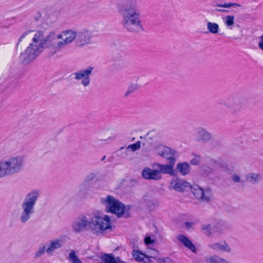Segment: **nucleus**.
Instances as JSON below:
<instances>
[{"mask_svg": "<svg viewBox=\"0 0 263 263\" xmlns=\"http://www.w3.org/2000/svg\"><path fill=\"white\" fill-rule=\"evenodd\" d=\"M76 37L77 31L73 30H64L58 34L51 32L45 37L43 31H37L33 36V43L21 53L20 60L23 64H28L34 60L45 48L47 49L48 56L51 57L67 45L74 40L76 42Z\"/></svg>", "mask_w": 263, "mask_h": 263, "instance_id": "nucleus-1", "label": "nucleus"}, {"mask_svg": "<svg viewBox=\"0 0 263 263\" xmlns=\"http://www.w3.org/2000/svg\"><path fill=\"white\" fill-rule=\"evenodd\" d=\"M71 227L76 233L89 231L100 235L111 229V222L109 216L96 212L79 215L72 221Z\"/></svg>", "mask_w": 263, "mask_h": 263, "instance_id": "nucleus-2", "label": "nucleus"}, {"mask_svg": "<svg viewBox=\"0 0 263 263\" xmlns=\"http://www.w3.org/2000/svg\"><path fill=\"white\" fill-rule=\"evenodd\" d=\"M117 8L122 18L121 25L126 30L132 33L143 30L137 0H117Z\"/></svg>", "mask_w": 263, "mask_h": 263, "instance_id": "nucleus-3", "label": "nucleus"}, {"mask_svg": "<svg viewBox=\"0 0 263 263\" xmlns=\"http://www.w3.org/2000/svg\"><path fill=\"white\" fill-rule=\"evenodd\" d=\"M40 196L39 190H33L27 193L23 199L21 204V212L19 220L21 223L25 224L29 222L35 213V206Z\"/></svg>", "mask_w": 263, "mask_h": 263, "instance_id": "nucleus-4", "label": "nucleus"}, {"mask_svg": "<svg viewBox=\"0 0 263 263\" xmlns=\"http://www.w3.org/2000/svg\"><path fill=\"white\" fill-rule=\"evenodd\" d=\"M5 177L20 173L23 169L24 160L21 156L11 157L1 160Z\"/></svg>", "mask_w": 263, "mask_h": 263, "instance_id": "nucleus-5", "label": "nucleus"}, {"mask_svg": "<svg viewBox=\"0 0 263 263\" xmlns=\"http://www.w3.org/2000/svg\"><path fill=\"white\" fill-rule=\"evenodd\" d=\"M101 203L105 208L106 212L114 214L118 218L122 217L125 214V206L113 196L107 195L101 199Z\"/></svg>", "mask_w": 263, "mask_h": 263, "instance_id": "nucleus-6", "label": "nucleus"}, {"mask_svg": "<svg viewBox=\"0 0 263 263\" xmlns=\"http://www.w3.org/2000/svg\"><path fill=\"white\" fill-rule=\"evenodd\" d=\"M220 104L229 109L233 115H237L243 107V100L238 97H232Z\"/></svg>", "mask_w": 263, "mask_h": 263, "instance_id": "nucleus-7", "label": "nucleus"}, {"mask_svg": "<svg viewBox=\"0 0 263 263\" xmlns=\"http://www.w3.org/2000/svg\"><path fill=\"white\" fill-rule=\"evenodd\" d=\"M191 189L192 193L199 201L208 202L211 200L212 192L209 187L203 189L198 185H195L194 187H191Z\"/></svg>", "mask_w": 263, "mask_h": 263, "instance_id": "nucleus-8", "label": "nucleus"}, {"mask_svg": "<svg viewBox=\"0 0 263 263\" xmlns=\"http://www.w3.org/2000/svg\"><path fill=\"white\" fill-rule=\"evenodd\" d=\"M93 67H88L86 69H81L72 74L74 79L76 80H81V84L84 87H87L90 83V76L91 75Z\"/></svg>", "mask_w": 263, "mask_h": 263, "instance_id": "nucleus-9", "label": "nucleus"}, {"mask_svg": "<svg viewBox=\"0 0 263 263\" xmlns=\"http://www.w3.org/2000/svg\"><path fill=\"white\" fill-rule=\"evenodd\" d=\"M92 37V32L87 29H83L80 31H77V37L76 43L81 46H83L89 44Z\"/></svg>", "mask_w": 263, "mask_h": 263, "instance_id": "nucleus-10", "label": "nucleus"}, {"mask_svg": "<svg viewBox=\"0 0 263 263\" xmlns=\"http://www.w3.org/2000/svg\"><path fill=\"white\" fill-rule=\"evenodd\" d=\"M171 186L177 192H183L190 189V184L181 179H174L171 182Z\"/></svg>", "mask_w": 263, "mask_h": 263, "instance_id": "nucleus-11", "label": "nucleus"}, {"mask_svg": "<svg viewBox=\"0 0 263 263\" xmlns=\"http://www.w3.org/2000/svg\"><path fill=\"white\" fill-rule=\"evenodd\" d=\"M194 138L196 141L206 142L211 138V134L205 129L199 127L194 134Z\"/></svg>", "mask_w": 263, "mask_h": 263, "instance_id": "nucleus-12", "label": "nucleus"}, {"mask_svg": "<svg viewBox=\"0 0 263 263\" xmlns=\"http://www.w3.org/2000/svg\"><path fill=\"white\" fill-rule=\"evenodd\" d=\"M141 175L143 178L146 180H158L161 179L162 175L160 174L157 169L152 170L148 167H145L142 171Z\"/></svg>", "mask_w": 263, "mask_h": 263, "instance_id": "nucleus-13", "label": "nucleus"}, {"mask_svg": "<svg viewBox=\"0 0 263 263\" xmlns=\"http://www.w3.org/2000/svg\"><path fill=\"white\" fill-rule=\"evenodd\" d=\"M214 235H220L225 234L230 229L228 224L221 220L216 221L213 225Z\"/></svg>", "mask_w": 263, "mask_h": 263, "instance_id": "nucleus-14", "label": "nucleus"}, {"mask_svg": "<svg viewBox=\"0 0 263 263\" xmlns=\"http://www.w3.org/2000/svg\"><path fill=\"white\" fill-rule=\"evenodd\" d=\"M63 245V241L61 239H57L52 240L49 242V245L47 246L46 253L48 255H51L55 250L61 248Z\"/></svg>", "mask_w": 263, "mask_h": 263, "instance_id": "nucleus-15", "label": "nucleus"}, {"mask_svg": "<svg viewBox=\"0 0 263 263\" xmlns=\"http://www.w3.org/2000/svg\"><path fill=\"white\" fill-rule=\"evenodd\" d=\"M153 167L157 169L159 174H167L171 175H174V169L168 165L161 164L158 163H155L153 164Z\"/></svg>", "mask_w": 263, "mask_h": 263, "instance_id": "nucleus-16", "label": "nucleus"}, {"mask_svg": "<svg viewBox=\"0 0 263 263\" xmlns=\"http://www.w3.org/2000/svg\"><path fill=\"white\" fill-rule=\"evenodd\" d=\"M209 247L216 251H221L226 252H230L231 249L229 245L226 242L223 243L215 242L209 245Z\"/></svg>", "mask_w": 263, "mask_h": 263, "instance_id": "nucleus-17", "label": "nucleus"}, {"mask_svg": "<svg viewBox=\"0 0 263 263\" xmlns=\"http://www.w3.org/2000/svg\"><path fill=\"white\" fill-rule=\"evenodd\" d=\"M262 179L261 174L255 173H249L246 175V180L252 184L259 183Z\"/></svg>", "mask_w": 263, "mask_h": 263, "instance_id": "nucleus-18", "label": "nucleus"}, {"mask_svg": "<svg viewBox=\"0 0 263 263\" xmlns=\"http://www.w3.org/2000/svg\"><path fill=\"white\" fill-rule=\"evenodd\" d=\"M177 239L181 242L185 247L189 248L193 252L195 253L196 252L195 246L187 237L183 235H179L177 237Z\"/></svg>", "mask_w": 263, "mask_h": 263, "instance_id": "nucleus-19", "label": "nucleus"}, {"mask_svg": "<svg viewBox=\"0 0 263 263\" xmlns=\"http://www.w3.org/2000/svg\"><path fill=\"white\" fill-rule=\"evenodd\" d=\"M190 166L187 162L178 163L176 166V170L182 176H186L190 172Z\"/></svg>", "mask_w": 263, "mask_h": 263, "instance_id": "nucleus-20", "label": "nucleus"}, {"mask_svg": "<svg viewBox=\"0 0 263 263\" xmlns=\"http://www.w3.org/2000/svg\"><path fill=\"white\" fill-rule=\"evenodd\" d=\"M205 261L208 263H231L230 261L216 255L206 257Z\"/></svg>", "mask_w": 263, "mask_h": 263, "instance_id": "nucleus-21", "label": "nucleus"}, {"mask_svg": "<svg viewBox=\"0 0 263 263\" xmlns=\"http://www.w3.org/2000/svg\"><path fill=\"white\" fill-rule=\"evenodd\" d=\"M144 204L148 208L153 209L156 207L158 204V202L156 200L153 199L152 197L148 195H145L143 197Z\"/></svg>", "mask_w": 263, "mask_h": 263, "instance_id": "nucleus-22", "label": "nucleus"}, {"mask_svg": "<svg viewBox=\"0 0 263 263\" xmlns=\"http://www.w3.org/2000/svg\"><path fill=\"white\" fill-rule=\"evenodd\" d=\"M133 256L134 258L138 261L141 262L144 261V258H146L148 259L149 257H153L152 256H148L146 254L141 252L139 250H133Z\"/></svg>", "mask_w": 263, "mask_h": 263, "instance_id": "nucleus-23", "label": "nucleus"}, {"mask_svg": "<svg viewBox=\"0 0 263 263\" xmlns=\"http://www.w3.org/2000/svg\"><path fill=\"white\" fill-rule=\"evenodd\" d=\"M207 29L209 32L212 34H217L219 31V26L217 23L209 22L207 23Z\"/></svg>", "mask_w": 263, "mask_h": 263, "instance_id": "nucleus-24", "label": "nucleus"}, {"mask_svg": "<svg viewBox=\"0 0 263 263\" xmlns=\"http://www.w3.org/2000/svg\"><path fill=\"white\" fill-rule=\"evenodd\" d=\"M201 229L204 234L208 236L214 235L213 228L210 224H203L201 227Z\"/></svg>", "mask_w": 263, "mask_h": 263, "instance_id": "nucleus-25", "label": "nucleus"}, {"mask_svg": "<svg viewBox=\"0 0 263 263\" xmlns=\"http://www.w3.org/2000/svg\"><path fill=\"white\" fill-rule=\"evenodd\" d=\"M36 32V31H35L34 32V31L33 30H28V31L24 32L20 37V38L18 40V42L16 44V46H18L19 44L23 41V40L26 37H28V38H31V37H32V39H33V36ZM33 43V42L31 43Z\"/></svg>", "mask_w": 263, "mask_h": 263, "instance_id": "nucleus-26", "label": "nucleus"}, {"mask_svg": "<svg viewBox=\"0 0 263 263\" xmlns=\"http://www.w3.org/2000/svg\"><path fill=\"white\" fill-rule=\"evenodd\" d=\"M224 24L230 29L232 28V26L234 24V16L233 15H227L224 20Z\"/></svg>", "mask_w": 263, "mask_h": 263, "instance_id": "nucleus-27", "label": "nucleus"}, {"mask_svg": "<svg viewBox=\"0 0 263 263\" xmlns=\"http://www.w3.org/2000/svg\"><path fill=\"white\" fill-rule=\"evenodd\" d=\"M68 259L72 263H83L76 254L74 250L71 251L69 254Z\"/></svg>", "mask_w": 263, "mask_h": 263, "instance_id": "nucleus-28", "label": "nucleus"}, {"mask_svg": "<svg viewBox=\"0 0 263 263\" xmlns=\"http://www.w3.org/2000/svg\"><path fill=\"white\" fill-rule=\"evenodd\" d=\"M47 247L44 244H41L39 250L35 253V257L39 258L43 256L45 252H46Z\"/></svg>", "mask_w": 263, "mask_h": 263, "instance_id": "nucleus-29", "label": "nucleus"}, {"mask_svg": "<svg viewBox=\"0 0 263 263\" xmlns=\"http://www.w3.org/2000/svg\"><path fill=\"white\" fill-rule=\"evenodd\" d=\"M177 154V152L174 149H172L168 147H164V158H167L171 156H175Z\"/></svg>", "mask_w": 263, "mask_h": 263, "instance_id": "nucleus-30", "label": "nucleus"}, {"mask_svg": "<svg viewBox=\"0 0 263 263\" xmlns=\"http://www.w3.org/2000/svg\"><path fill=\"white\" fill-rule=\"evenodd\" d=\"M214 174V170L209 166H205L202 170V175L205 177H209Z\"/></svg>", "mask_w": 263, "mask_h": 263, "instance_id": "nucleus-31", "label": "nucleus"}, {"mask_svg": "<svg viewBox=\"0 0 263 263\" xmlns=\"http://www.w3.org/2000/svg\"><path fill=\"white\" fill-rule=\"evenodd\" d=\"M138 89V86L137 84H132L130 85L124 95L125 97H128L130 94L135 92Z\"/></svg>", "mask_w": 263, "mask_h": 263, "instance_id": "nucleus-32", "label": "nucleus"}, {"mask_svg": "<svg viewBox=\"0 0 263 263\" xmlns=\"http://www.w3.org/2000/svg\"><path fill=\"white\" fill-rule=\"evenodd\" d=\"M141 147V142L138 141L135 143L130 144L127 147V149H130L132 152H136Z\"/></svg>", "mask_w": 263, "mask_h": 263, "instance_id": "nucleus-33", "label": "nucleus"}, {"mask_svg": "<svg viewBox=\"0 0 263 263\" xmlns=\"http://www.w3.org/2000/svg\"><path fill=\"white\" fill-rule=\"evenodd\" d=\"M216 6L218 7H222V8H230L231 7L234 6H237V7H240V5L237 3H224V4H217Z\"/></svg>", "mask_w": 263, "mask_h": 263, "instance_id": "nucleus-34", "label": "nucleus"}, {"mask_svg": "<svg viewBox=\"0 0 263 263\" xmlns=\"http://www.w3.org/2000/svg\"><path fill=\"white\" fill-rule=\"evenodd\" d=\"M231 179L233 180V181L235 183L240 182L242 184L244 183V181L242 180L240 178V177L236 174H233V175H232Z\"/></svg>", "mask_w": 263, "mask_h": 263, "instance_id": "nucleus-35", "label": "nucleus"}, {"mask_svg": "<svg viewBox=\"0 0 263 263\" xmlns=\"http://www.w3.org/2000/svg\"><path fill=\"white\" fill-rule=\"evenodd\" d=\"M97 176V173H91L87 175L85 178V181L86 182H89L96 178Z\"/></svg>", "mask_w": 263, "mask_h": 263, "instance_id": "nucleus-36", "label": "nucleus"}, {"mask_svg": "<svg viewBox=\"0 0 263 263\" xmlns=\"http://www.w3.org/2000/svg\"><path fill=\"white\" fill-rule=\"evenodd\" d=\"M167 159L169 162V164L168 165L171 166V167L173 168L176 162L175 158L174 157V156H171L170 157H168Z\"/></svg>", "mask_w": 263, "mask_h": 263, "instance_id": "nucleus-37", "label": "nucleus"}, {"mask_svg": "<svg viewBox=\"0 0 263 263\" xmlns=\"http://www.w3.org/2000/svg\"><path fill=\"white\" fill-rule=\"evenodd\" d=\"M200 162V157L199 156H195L191 161V163L193 165H198Z\"/></svg>", "mask_w": 263, "mask_h": 263, "instance_id": "nucleus-38", "label": "nucleus"}, {"mask_svg": "<svg viewBox=\"0 0 263 263\" xmlns=\"http://www.w3.org/2000/svg\"><path fill=\"white\" fill-rule=\"evenodd\" d=\"M144 242L146 245H149L150 244L153 243L154 240L151 239V237L147 236L144 239Z\"/></svg>", "mask_w": 263, "mask_h": 263, "instance_id": "nucleus-39", "label": "nucleus"}, {"mask_svg": "<svg viewBox=\"0 0 263 263\" xmlns=\"http://www.w3.org/2000/svg\"><path fill=\"white\" fill-rule=\"evenodd\" d=\"M258 47L263 51V38L260 37V41L258 44Z\"/></svg>", "mask_w": 263, "mask_h": 263, "instance_id": "nucleus-40", "label": "nucleus"}, {"mask_svg": "<svg viewBox=\"0 0 263 263\" xmlns=\"http://www.w3.org/2000/svg\"><path fill=\"white\" fill-rule=\"evenodd\" d=\"M194 223L193 222H185V226L187 229L191 228L193 226Z\"/></svg>", "mask_w": 263, "mask_h": 263, "instance_id": "nucleus-41", "label": "nucleus"}, {"mask_svg": "<svg viewBox=\"0 0 263 263\" xmlns=\"http://www.w3.org/2000/svg\"><path fill=\"white\" fill-rule=\"evenodd\" d=\"M162 260L164 263H172L173 262V260L169 257H165Z\"/></svg>", "mask_w": 263, "mask_h": 263, "instance_id": "nucleus-42", "label": "nucleus"}, {"mask_svg": "<svg viewBox=\"0 0 263 263\" xmlns=\"http://www.w3.org/2000/svg\"><path fill=\"white\" fill-rule=\"evenodd\" d=\"M158 154L159 155L163 157V156L164 155V147H163L162 150L159 152Z\"/></svg>", "mask_w": 263, "mask_h": 263, "instance_id": "nucleus-43", "label": "nucleus"}, {"mask_svg": "<svg viewBox=\"0 0 263 263\" xmlns=\"http://www.w3.org/2000/svg\"><path fill=\"white\" fill-rule=\"evenodd\" d=\"M216 11H218V12H224V13H228V12H229V10H225V9H216Z\"/></svg>", "mask_w": 263, "mask_h": 263, "instance_id": "nucleus-44", "label": "nucleus"}, {"mask_svg": "<svg viewBox=\"0 0 263 263\" xmlns=\"http://www.w3.org/2000/svg\"><path fill=\"white\" fill-rule=\"evenodd\" d=\"M124 149V147H122L120 148L119 150L117 151V155L118 156H121V155L120 154V153L122 151V150Z\"/></svg>", "mask_w": 263, "mask_h": 263, "instance_id": "nucleus-45", "label": "nucleus"}, {"mask_svg": "<svg viewBox=\"0 0 263 263\" xmlns=\"http://www.w3.org/2000/svg\"><path fill=\"white\" fill-rule=\"evenodd\" d=\"M105 158H106V156H104L102 157V158H101V160L102 161H104L105 159Z\"/></svg>", "mask_w": 263, "mask_h": 263, "instance_id": "nucleus-46", "label": "nucleus"}, {"mask_svg": "<svg viewBox=\"0 0 263 263\" xmlns=\"http://www.w3.org/2000/svg\"><path fill=\"white\" fill-rule=\"evenodd\" d=\"M152 251L153 252H155L156 253H157V252H158L156 250H155V249L152 250Z\"/></svg>", "mask_w": 263, "mask_h": 263, "instance_id": "nucleus-47", "label": "nucleus"}, {"mask_svg": "<svg viewBox=\"0 0 263 263\" xmlns=\"http://www.w3.org/2000/svg\"><path fill=\"white\" fill-rule=\"evenodd\" d=\"M134 140H135V138H133L132 139V141H134Z\"/></svg>", "mask_w": 263, "mask_h": 263, "instance_id": "nucleus-48", "label": "nucleus"}]
</instances>
